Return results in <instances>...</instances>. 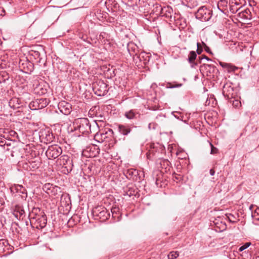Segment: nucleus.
Wrapping results in <instances>:
<instances>
[{
	"label": "nucleus",
	"instance_id": "f257e3e1",
	"mask_svg": "<svg viewBox=\"0 0 259 259\" xmlns=\"http://www.w3.org/2000/svg\"><path fill=\"white\" fill-rule=\"evenodd\" d=\"M29 218L31 226L38 229L44 228L47 225V219L45 212L38 207H33L29 212Z\"/></svg>",
	"mask_w": 259,
	"mask_h": 259
},
{
	"label": "nucleus",
	"instance_id": "f03ea898",
	"mask_svg": "<svg viewBox=\"0 0 259 259\" xmlns=\"http://www.w3.org/2000/svg\"><path fill=\"white\" fill-rule=\"evenodd\" d=\"M98 136L100 135V138H98V143H102L106 138L112 136L113 132L109 127V124H106L104 120L105 118L100 114L98 116Z\"/></svg>",
	"mask_w": 259,
	"mask_h": 259
},
{
	"label": "nucleus",
	"instance_id": "7ed1b4c3",
	"mask_svg": "<svg viewBox=\"0 0 259 259\" xmlns=\"http://www.w3.org/2000/svg\"><path fill=\"white\" fill-rule=\"evenodd\" d=\"M74 131H78L82 134L91 132V125L86 118H79L75 119L73 123Z\"/></svg>",
	"mask_w": 259,
	"mask_h": 259
},
{
	"label": "nucleus",
	"instance_id": "20e7f679",
	"mask_svg": "<svg viewBox=\"0 0 259 259\" xmlns=\"http://www.w3.org/2000/svg\"><path fill=\"white\" fill-rule=\"evenodd\" d=\"M212 11L208 9L205 6L201 7L195 13L197 19L202 21H207L211 17Z\"/></svg>",
	"mask_w": 259,
	"mask_h": 259
},
{
	"label": "nucleus",
	"instance_id": "39448f33",
	"mask_svg": "<svg viewBox=\"0 0 259 259\" xmlns=\"http://www.w3.org/2000/svg\"><path fill=\"white\" fill-rule=\"evenodd\" d=\"M49 103V101L47 98H39L31 102L29 105L31 110H38L46 107Z\"/></svg>",
	"mask_w": 259,
	"mask_h": 259
},
{
	"label": "nucleus",
	"instance_id": "423d86ee",
	"mask_svg": "<svg viewBox=\"0 0 259 259\" xmlns=\"http://www.w3.org/2000/svg\"><path fill=\"white\" fill-rule=\"evenodd\" d=\"M62 152V150L58 145H51L49 147L46 152V155L49 159H55Z\"/></svg>",
	"mask_w": 259,
	"mask_h": 259
},
{
	"label": "nucleus",
	"instance_id": "0eeeda50",
	"mask_svg": "<svg viewBox=\"0 0 259 259\" xmlns=\"http://www.w3.org/2000/svg\"><path fill=\"white\" fill-rule=\"evenodd\" d=\"M245 0H229L230 11L233 14L237 13L245 5Z\"/></svg>",
	"mask_w": 259,
	"mask_h": 259
},
{
	"label": "nucleus",
	"instance_id": "6e6552de",
	"mask_svg": "<svg viewBox=\"0 0 259 259\" xmlns=\"http://www.w3.org/2000/svg\"><path fill=\"white\" fill-rule=\"evenodd\" d=\"M39 136L41 142L45 143H51L53 141L54 137L49 131L43 130L39 132Z\"/></svg>",
	"mask_w": 259,
	"mask_h": 259
},
{
	"label": "nucleus",
	"instance_id": "1a4fd4ad",
	"mask_svg": "<svg viewBox=\"0 0 259 259\" xmlns=\"http://www.w3.org/2000/svg\"><path fill=\"white\" fill-rule=\"evenodd\" d=\"M58 109L64 115H68L72 111L71 105L70 103L62 101L58 104Z\"/></svg>",
	"mask_w": 259,
	"mask_h": 259
},
{
	"label": "nucleus",
	"instance_id": "9d476101",
	"mask_svg": "<svg viewBox=\"0 0 259 259\" xmlns=\"http://www.w3.org/2000/svg\"><path fill=\"white\" fill-rule=\"evenodd\" d=\"M156 9L157 11H159L160 14L166 18H171V14L172 12V9L170 7H162L161 6H156Z\"/></svg>",
	"mask_w": 259,
	"mask_h": 259
},
{
	"label": "nucleus",
	"instance_id": "9b49d317",
	"mask_svg": "<svg viewBox=\"0 0 259 259\" xmlns=\"http://www.w3.org/2000/svg\"><path fill=\"white\" fill-rule=\"evenodd\" d=\"M234 90L233 88L229 83H226L224 84L223 88V94L224 96L228 98H232L233 96Z\"/></svg>",
	"mask_w": 259,
	"mask_h": 259
},
{
	"label": "nucleus",
	"instance_id": "f8f14e48",
	"mask_svg": "<svg viewBox=\"0 0 259 259\" xmlns=\"http://www.w3.org/2000/svg\"><path fill=\"white\" fill-rule=\"evenodd\" d=\"M108 87L106 83L102 80H98V96H104L108 92Z\"/></svg>",
	"mask_w": 259,
	"mask_h": 259
},
{
	"label": "nucleus",
	"instance_id": "ddd939ff",
	"mask_svg": "<svg viewBox=\"0 0 259 259\" xmlns=\"http://www.w3.org/2000/svg\"><path fill=\"white\" fill-rule=\"evenodd\" d=\"M60 164H62L64 166V167L67 168V170L68 172L71 171L72 170V166L70 165L68 168V166H67L68 163L71 165L72 163V161L70 160L69 157L67 155H64L60 157L59 158Z\"/></svg>",
	"mask_w": 259,
	"mask_h": 259
},
{
	"label": "nucleus",
	"instance_id": "4468645a",
	"mask_svg": "<svg viewBox=\"0 0 259 259\" xmlns=\"http://www.w3.org/2000/svg\"><path fill=\"white\" fill-rule=\"evenodd\" d=\"M12 81V79L10 78L8 73L6 71L0 72V84H10Z\"/></svg>",
	"mask_w": 259,
	"mask_h": 259
},
{
	"label": "nucleus",
	"instance_id": "2eb2a0df",
	"mask_svg": "<svg viewBox=\"0 0 259 259\" xmlns=\"http://www.w3.org/2000/svg\"><path fill=\"white\" fill-rule=\"evenodd\" d=\"M24 213V210L22 206L18 205L15 206L13 214L18 219H23Z\"/></svg>",
	"mask_w": 259,
	"mask_h": 259
},
{
	"label": "nucleus",
	"instance_id": "dca6fc26",
	"mask_svg": "<svg viewBox=\"0 0 259 259\" xmlns=\"http://www.w3.org/2000/svg\"><path fill=\"white\" fill-rule=\"evenodd\" d=\"M126 178L128 179L137 180V177L139 175L138 170L130 168L126 170L124 173Z\"/></svg>",
	"mask_w": 259,
	"mask_h": 259
},
{
	"label": "nucleus",
	"instance_id": "f3484780",
	"mask_svg": "<svg viewBox=\"0 0 259 259\" xmlns=\"http://www.w3.org/2000/svg\"><path fill=\"white\" fill-rule=\"evenodd\" d=\"M100 65V71H98V73L100 74H105L107 72L110 71L109 65L107 64H103L102 60H99L98 59V66Z\"/></svg>",
	"mask_w": 259,
	"mask_h": 259
},
{
	"label": "nucleus",
	"instance_id": "a211bd4d",
	"mask_svg": "<svg viewBox=\"0 0 259 259\" xmlns=\"http://www.w3.org/2000/svg\"><path fill=\"white\" fill-rule=\"evenodd\" d=\"M11 191L13 193H20L23 194H26L27 193L26 189L22 185L18 184H15L14 186H12Z\"/></svg>",
	"mask_w": 259,
	"mask_h": 259
},
{
	"label": "nucleus",
	"instance_id": "6ab92c4d",
	"mask_svg": "<svg viewBox=\"0 0 259 259\" xmlns=\"http://www.w3.org/2000/svg\"><path fill=\"white\" fill-rule=\"evenodd\" d=\"M34 92L35 94L42 95L47 93V89L44 88L42 84L39 83L34 88Z\"/></svg>",
	"mask_w": 259,
	"mask_h": 259
},
{
	"label": "nucleus",
	"instance_id": "aec40b11",
	"mask_svg": "<svg viewBox=\"0 0 259 259\" xmlns=\"http://www.w3.org/2000/svg\"><path fill=\"white\" fill-rule=\"evenodd\" d=\"M139 57H140V62H142L144 64H147L150 59L149 55L145 52H141L139 53Z\"/></svg>",
	"mask_w": 259,
	"mask_h": 259
},
{
	"label": "nucleus",
	"instance_id": "412c9836",
	"mask_svg": "<svg viewBox=\"0 0 259 259\" xmlns=\"http://www.w3.org/2000/svg\"><path fill=\"white\" fill-rule=\"evenodd\" d=\"M250 14L251 13L249 9H245L243 11L239 12L238 16L242 18L245 19H250L251 18Z\"/></svg>",
	"mask_w": 259,
	"mask_h": 259
},
{
	"label": "nucleus",
	"instance_id": "4be33fe9",
	"mask_svg": "<svg viewBox=\"0 0 259 259\" xmlns=\"http://www.w3.org/2000/svg\"><path fill=\"white\" fill-rule=\"evenodd\" d=\"M24 71L26 73H31L34 70L33 64L30 62H26L25 63H23Z\"/></svg>",
	"mask_w": 259,
	"mask_h": 259
},
{
	"label": "nucleus",
	"instance_id": "5701e85b",
	"mask_svg": "<svg viewBox=\"0 0 259 259\" xmlns=\"http://www.w3.org/2000/svg\"><path fill=\"white\" fill-rule=\"evenodd\" d=\"M118 131L123 135H127L131 131V128L124 125H119Z\"/></svg>",
	"mask_w": 259,
	"mask_h": 259
},
{
	"label": "nucleus",
	"instance_id": "b1692460",
	"mask_svg": "<svg viewBox=\"0 0 259 259\" xmlns=\"http://www.w3.org/2000/svg\"><path fill=\"white\" fill-rule=\"evenodd\" d=\"M127 50L131 56H132L133 53L136 54V53H139L138 47L134 43L128 44Z\"/></svg>",
	"mask_w": 259,
	"mask_h": 259
},
{
	"label": "nucleus",
	"instance_id": "393cba45",
	"mask_svg": "<svg viewBox=\"0 0 259 259\" xmlns=\"http://www.w3.org/2000/svg\"><path fill=\"white\" fill-rule=\"evenodd\" d=\"M8 248V241L5 239L0 240V253L5 252Z\"/></svg>",
	"mask_w": 259,
	"mask_h": 259
},
{
	"label": "nucleus",
	"instance_id": "a878e982",
	"mask_svg": "<svg viewBox=\"0 0 259 259\" xmlns=\"http://www.w3.org/2000/svg\"><path fill=\"white\" fill-rule=\"evenodd\" d=\"M197 57L196 53L195 51H191L188 56V61L189 63L192 64V67H193L194 65H196L194 63V61Z\"/></svg>",
	"mask_w": 259,
	"mask_h": 259
},
{
	"label": "nucleus",
	"instance_id": "bb28decb",
	"mask_svg": "<svg viewBox=\"0 0 259 259\" xmlns=\"http://www.w3.org/2000/svg\"><path fill=\"white\" fill-rule=\"evenodd\" d=\"M9 104L10 107L14 109H16L20 107L19 100L17 98H13L10 100Z\"/></svg>",
	"mask_w": 259,
	"mask_h": 259
},
{
	"label": "nucleus",
	"instance_id": "cd10ccee",
	"mask_svg": "<svg viewBox=\"0 0 259 259\" xmlns=\"http://www.w3.org/2000/svg\"><path fill=\"white\" fill-rule=\"evenodd\" d=\"M228 2L226 0H220L218 3V8L221 11L223 12L225 8L227 7Z\"/></svg>",
	"mask_w": 259,
	"mask_h": 259
},
{
	"label": "nucleus",
	"instance_id": "c85d7f7f",
	"mask_svg": "<svg viewBox=\"0 0 259 259\" xmlns=\"http://www.w3.org/2000/svg\"><path fill=\"white\" fill-rule=\"evenodd\" d=\"M109 214L107 213L106 210H103L100 211L98 213V218L101 219L100 222H102L107 220L108 218Z\"/></svg>",
	"mask_w": 259,
	"mask_h": 259
},
{
	"label": "nucleus",
	"instance_id": "c756f323",
	"mask_svg": "<svg viewBox=\"0 0 259 259\" xmlns=\"http://www.w3.org/2000/svg\"><path fill=\"white\" fill-rule=\"evenodd\" d=\"M109 35L106 32H102L100 34V39L102 43L106 44L109 41Z\"/></svg>",
	"mask_w": 259,
	"mask_h": 259
},
{
	"label": "nucleus",
	"instance_id": "7c9ffc66",
	"mask_svg": "<svg viewBox=\"0 0 259 259\" xmlns=\"http://www.w3.org/2000/svg\"><path fill=\"white\" fill-rule=\"evenodd\" d=\"M201 69H202V68H204L206 70H207V71H209L210 73L211 72H214L215 70V67L214 66L209 64H204L203 65L201 66Z\"/></svg>",
	"mask_w": 259,
	"mask_h": 259
},
{
	"label": "nucleus",
	"instance_id": "2f4dec72",
	"mask_svg": "<svg viewBox=\"0 0 259 259\" xmlns=\"http://www.w3.org/2000/svg\"><path fill=\"white\" fill-rule=\"evenodd\" d=\"M30 55L33 56L35 59H38V61H37L38 62L40 63V61H41V58H40V53L37 51H34V50H31L30 52Z\"/></svg>",
	"mask_w": 259,
	"mask_h": 259
},
{
	"label": "nucleus",
	"instance_id": "473e14b6",
	"mask_svg": "<svg viewBox=\"0 0 259 259\" xmlns=\"http://www.w3.org/2000/svg\"><path fill=\"white\" fill-rule=\"evenodd\" d=\"M179 256V252L178 251H171L168 254V259H175Z\"/></svg>",
	"mask_w": 259,
	"mask_h": 259
},
{
	"label": "nucleus",
	"instance_id": "72a5a7b5",
	"mask_svg": "<svg viewBox=\"0 0 259 259\" xmlns=\"http://www.w3.org/2000/svg\"><path fill=\"white\" fill-rule=\"evenodd\" d=\"M238 69V68L235 66H233L230 64H228V66L227 67V70L229 72H235L236 70Z\"/></svg>",
	"mask_w": 259,
	"mask_h": 259
},
{
	"label": "nucleus",
	"instance_id": "f704fd0d",
	"mask_svg": "<svg viewBox=\"0 0 259 259\" xmlns=\"http://www.w3.org/2000/svg\"><path fill=\"white\" fill-rule=\"evenodd\" d=\"M125 117L130 119H133L135 117V114L134 112L131 110L128 112H127L125 113Z\"/></svg>",
	"mask_w": 259,
	"mask_h": 259
},
{
	"label": "nucleus",
	"instance_id": "c9c22d12",
	"mask_svg": "<svg viewBox=\"0 0 259 259\" xmlns=\"http://www.w3.org/2000/svg\"><path fill=\"white\" fill-rule=\"evenodd\" d=\"M133 55L131 56L133 57L134 61L136 63H138V62H140V57H139V53H136V54H132Z\"/></svg>",
	"mask_w": 259,
	"mask_h": 259
},
{
	"label": "nucleus",
	"instance_id": "e433bc0d",
	"mask_svg": "<svg viewBox=\"0 0 259 259\" xmlns=\"http://www.w3.org/2000/svg\"><path fill=\"white\" fill-rule=\"evenodd\" d=\"M52 186V185L51 184H50V183H47V184H46L43 186L42 189H43L44 191H45L47 193H49L48 191L51 190Z\"/></svg>",
	"mask_w": 259,
	"mask_h": 259
},
{
	"label": "nucleus",
	"instance_id": "4c0bfd02",
	"mask_svg": "<svg viewBox=\"0 0 259 259\" xmlns=\"http://www.w3.org/2000/svg\"><path fill=\"white\" fill-rule=\"evenodd\" d=\"M251 243L250 242H246L244 245L240 247L239 248V251H242L245 249L247 248L250 245Z\"/></svg>",
	"mask_w": 259,
	"mask_h": 259
},
{
	"label": "nucleus",
	"instance_id": "58836bf2",
	"mask_svg": "<svg viewBox=\"0 0 259 259\" xmlns=\"http://www.w3.org/2000/svg\"><path fill=\"white\" fill-rule=\"evenodd\" d=\"M209 145L211 147L210 154H214L217 153L218 152V149L215 148L211 143H209Z\"/></svg>",
	"mask_w": 259,
	"mask_h": 259
},
{
	"label": "nucleus",
	"instance_id": "ea45409f",
	"mask_svg": "<svg viewBox=\"0 0 259 259\" xmlns=\"http://www.w3.org/2000/svg\"><path fill=\"white\" fill-rule=\"evenodd\" d=\"M197 49L196 51L198 55H200L202 52V48L200 47V44L199 42L197 43Z\"/></svg>",
	"mask_w": 259,
	"mask_h": 259
},
{
	"label": "nucleus",
	"instance_id": "a19ab883",
	"mask_svg": "<svg viewBox=\"0 0 259 259\" xmlns=\"http://www.w3.org/2000/svg\"><path fill=\"white\" fill-rule=\"evenodd\" d=\"M253 217H255L256 220H259V208H257L255 210Z\"/></svg>",
	"mask_w": 259,
	"mask_h": 259
},
{
	"label": "nucleus",
	"instance_id": "79ce46f5",
	"mask_svg": "<svg viewBox=\"0 0 259 259\" xmlns=\"http://www.w3.org/2000/svg\"><path fill=\"white\" fill-rule=\"evenodd\" d=\"M96 108V107H94V109H90V110L89 111V114H90L91 115H96L97 113V111H94V109Z\"/></svg>",
	"mask_w": 259,
	"mask_h": 259
},
{
	"label": "nucleus",
	"instance_id": "37998d69",
	"mask_svg": "<svg viewBox=\"0 0 259 259\" xmlns=\"http://www.w3.org/2000/svg\"><path fill=\"white\" fill-rule=\"evenodd\" d=\"M240 104V102L238 100H234L233 101V105L235 107H238Z\"/></svg>",
	"mask_w": 259,
	"mask_h": 259
},
{
	"label": "nucleus",
	"instance_id": "c03bdc74",
	"mask_svg": "<svg viewBox=\"0 0 259 259\" xmlns=\"http://www.w3.org/2000/svg\"><path fill=\"white\" fill-rule=\"evenodd\" d=\"M173 179L174 180V181H180L181 179V177L179 175L175 174V175L173 176Z\"/></svg>",
	"mask_w": 259,
	"mask_h": 259
},
{
	"label": "nucleus",
	"instance_id": "a18cd8bd",
	"mask_svg": "<svg viewBox=\"0 0 259 259\" xmlns=\"http://www.w3.org/2000/svg\"><path fill=\"white\" fill-rule=\"evenodd\" d=\"M204 50L207 53L211 54H212L210 48L207 46H205V48H204Z\"/></svg>",
	"mask_w": 259,
	"mask_h": 259
},
{
	"label": "nucleus",
	"instance_id": "49530a36",
	"mask_svg": "<svg viewBox=\"0 0 259 259\" xmlns=\"http://www.w3.org/2000/svg\"><path fill=\"white\" fill-rule=\"evenodd\" d=\"M220 65L224 68L227 69V67L228 66V64L223 62H220Z\"/></svg>",
	"mask_w": 259,
	"mask_h": 259
},
{
	"label": "nucleus",
	"instance_id": "de8ad7c7",
	"mask_svg": "<svg viewBox=\"0 0 259 259\" xmlns=\"http://www.w3.org/2000/svg\"><path fill=\"white\" fill-rule=\"evenodd\" d=\"M182 84H176L175 85H170L169 86L168 88H178V87H180L182 86Z\"/></svg>",
	"mask_w": 259,
	"mask_h": 259
},
{
	"label": "nucleus",
	"instance_id": "09e8293b",
	"mask_svg": "<svg viewBox=\"0 0 259 259\" xmlns=\"http://www.w3.org/2000/svg\"><path fill=\"white\" fill-rule=\"evenodd\" d=\"M126 194L129 196H131L134 195V193H133L132 189H129L128 191L126 192Z\"/></svg>",
	"mask_w": 259,
	"mask_h": 259
},
{
	"label": "nucleus",
	"instance_id": "8fccbe9b",
	"mask_svg": "<svg viewBox=\"0 0 259 259\" xmlns=\"http://www.w3.org/2000/svg\"><path fill=\"white\" fill-rule=\"evenodd\" d=\"M199 59L200 60H202V59H206V60H207V61H211V60L210 59H209V58H208V57H207V56H204V57H199Z\"/></svg>",
	"mask_w": 259,
	"mask_h": 259
},
{
	"label": "nucleus",
	"instance_id": "3c124183",
	"mask_svg": "<svg viewBox=\"0 0 259 259\" xmlns=\"http://www.w3.org/2000/svg\"><path fill=\"white\" fill-rule=\"evenodd\" d=\"M209 173L211 176H213L215 174V171L213 169H210Z\"/></svg>",
	"mask_w": 259,
	"mask_h": 259
},
{
	"label": "nucleus",
	"instance_id": "603ef678",
	"mask_svg": "<svg viewBox=\"0 0 259 259\" xmlns=\"http://www.w3.org/2000/svg\"><path fill=\"white\" fill-rule=\"evenodd\" d=\"M96 207L94 208L92 210V214H93V217H96L97 215V214H94V213L96 212Z\"/></svg>",
	"mask_w": 259,
	"mask_h": 259
},
{
	"label": "nucleus",
	"instance_id": "864d4df0",
	"mask_svg": "<svg viewBox=\"0 0 259 259\" xmlns=\"http://www.w3.org/2000/svg\"><path fill=\"white\" fill-rule=\"evenodd\" d=\"M175 113H179L177 112H172V114H174V115L175 117L177 118L178 119H179V117L178 116V115H175Z\"/></svg>",
	"mask_w": 259,
	"mask_h": 259
},
{
	"label": "nucleus",
	"instance_id": "5fc2aeb1",
	"mask_svg": "<svg viewBox=\"0 0 259 259\" xmlns=\"http://www.w3.org/2000/svg\"><path fill=\"white\" fill-rule=\"evenodd\" d=\"M228 219H229V221H230V222H232V223H234V222H235V221L231 220H232V218H230V217H228Z\"/></svg>",
	"mask_w": 259,
	"mask_h": 259
},
{
	"label": "nucleus",
	"instance_id": "6e6d98bb",
	"mask_svg": "<svg viewBox=\"0 0 259 259\" xmlns=\"http://www.w3.org/2000/svg\"><path fill=\"white\" fill-rule=\"evenodd\" d=\"M228 219H229V221H230V222H232V223H234V222H235V221L231 220H232V218H230V217H228Z\"/></svg>",
	"mask_w": 259,
	"mask_h": 259
},
{
	"label": "nucleus",
	"instance_id": "4d7b16f0",
	"mask_svg": "<svg viewBox=\"0 0 259 259\" xmlns=\"http://www.w3.org/2000/svg\"><path fill=\"white\" fill-rule=\"evenodd\" d=\"M202 45H203L204 48H205V46H207V45L204 42H202Z\"/></svg>",
	"mask_w": 259,
	"mask_h": 259
},
{
	"label": "nucleus",
	"instance_id": "13d9d810",
	"mask_svg": "<svg viewBox=\"0 0 259 259\" xmlns=\"http://www.w3.org/2000/svg\"><path fill=\"white\" fill-rule=\"evenodd\" d=\"M252 207H253V205H251L249 206V209H250V210H251V209H252Z\"/></svg>",
	"mask_w": 259,
	"mask_h": 259
},
{
	"label": "nucleus",
	"instance_id": "bf43d9fd",
	"mask_svg": "<svg viewBox=\"0 0 259 259\" xmlns=\"http://www.w3.org/2000/svg\"><path fill=\"white\" fill-rule=\"evenodd\" d=\"M151 123L149 124V125H148L149 128H151Z\"/></svg>",
	"mask_w": 259,
	"mask_h": 259
},
{
	"label": "nucleus",
	"instance_id": "052dcab7",
	"mask_svg": "<svg viewBox=\"0 0 259 259\" xmlns=\"http://www.w3.org/2000/svg\"><path fill=\"white\" fill-rule=\"evenodd\" d=\"M94 121L96 123V124L97 125V120H94Z\"/></svg>",
	"mask_w": 259,
	"mask_h": 259
},
{
	"label": "nucleus",
	"instance_id": "680f3d73",
	"mask_svg": "<svg viewBox=\"0 0 259 259\" xmlns=\"http://www.w3.org/2000/svg\"><path fill=\"white\" fill-rule=\"evenodd\" d=\"M255 259H259V257L256 256V257H255Z\"/></svg>",
	"mask_w": 259,
	"mask_h": 259
},
{
	"label": "nucleus",
	"instance_id": "e2e57ef3",
	"mask_svg": "<svg viewBox=\"0 0 259 259\" xmlns=\"http://www.w3.org/2000/svg\"><path fill=\"white\" fill-rule=\"evenodd\" d=\"M97 134H97H96L95 135V136H94V138H95H95H96V136Z\"/></svg>",
	"mask_w": 259,
	"mask_h": 259
},
{
	"label": "nucleus",
	"instance_id": "0e129e2a",
	"mask_svg": "<svg viewBox=\"0 0 259 259\" xmlns=\"http://www.w3.org/2000/svg\"><path fill=\"white\" fill-rule=\"evenodd\" d=\"M95 94H97V92L96 91H95Z\"/></svg>",
	"mask_w": 259,
	"mask_h": 259
}]
</instances>
